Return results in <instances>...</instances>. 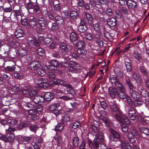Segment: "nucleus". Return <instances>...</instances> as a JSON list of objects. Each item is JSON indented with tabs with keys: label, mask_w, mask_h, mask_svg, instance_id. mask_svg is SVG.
I'll return each mask as SVG.
<instances>
[{
	"label": "nucleus",
	"mask_w": 149,
	"mask_h": 149,
	"mask_svg": "<svg viewBox=\"0 0 149 149\" xmlns=\"http://www.w3.org/2000/svg\"><path fill=\"white\" fill-rule=\"evenodd\" d=\"M17 121L14 118L10 117L8 120V125L9 126L8 129L6 130V133L9 134V132H13L15 131V129L14 127L17 125Z\"/></svg>",
	"instance_id": "1"
},
{
	"label": "nucleus",
	"mask_w": 149,
	"mask_h": 149,
	"mask_svg": "<svg viewBox=\"0 0 149 149\" xmlns=\"http://www.w3.org/2000/svg\"><path fill=\"white\" fill-rule=\"evenodd\" d=\"M109 131L110 132V138L111 141L113 142H116L118 141H120V140H122L120 139L119 134L113 129L110 128Z\"/></svg>",
	"instance_id": "2"
},
{
	"label": "nucleus",
	"mask_w": 149,
	"mask_h": 149,
	"mask_svg": "<svg viewBox=\"0 0 149 149\" xmlns=\"http://www.w3.org/2000/svg\"><path fill=\"white\" fill-rule=\"evenodd\" d=\"M42 67L41 63L38 61H34L31 62L29 66V68L32 71H36Z\"/></svg>",
	"instance_id": "3"
},
{
	"label": "nucleus",
	"mask_w": 149,
	"mask_h": 149,
	"mask_svg": "<svg viewBox=\"0 0 149 149\" xmlns=\"http://www.w3.org/2000/svg\"><path fill=\"white\" fill-rule=\"evenodd\" d=\"M103 136V134L102 133H100L98 135L95 136V138L94 139L93 142L96 148H97L104 141V139Z\"/></svg>",
	"instance_id": "4"
},
{
	"label": "nucleus",
	"mask_w": 149,
	"mask_h": 149,
	"mask_svg": "<svg viewBox=\"0 0 149 149\" xmlns=\"http://www.w3.org/2000/svg\"><path fill=\"white\" fill-rule=\"evenodd\" d=\"M77 42L75 43V47L78 49L84 48L86 46L85 42L83 40H80V37L77 36L75 33V42Z\"/></svg>",
	"instance_id": "5"
},
{
	"label": "nucleus",
	"mask_w": 149,
	"mask_h": 149,
	"mask_svg": "<svg viewBox=\"0 0 149 149\" xmlns=\"http://www.w3.org/2000/svg\"><path fill=\"white\" fill-rule=\"evenodd\" d=\"M35 82L40 87L46 88L49 86L48 80L46 79L41 78L35 79Z\"/></svg>",
	"instance_id": "6"
},
{
	"label": "nucleus",
	"mask_w": 149,
	"mask_h": 149,
	"mask_svg": "<svg viewBox=\"0 0 149 149\" xmlns=\"http://www.w3.org/2000/svg\"><path fill=\"white\" fill-rule=\"evenodd\" d=\"M74 63L73 61H70V60H68V61H65L62 62L61 64V65L63 67H70V70L74 72Z\"/></svg>",
	"instance_id": "7"
},
{
	"label": "nucleus",
	"mask_w": 149,
	"mask_h": 149,
	"mask_svg": "<svg viewBox=\"0 0 149 149\" xmlns=\"http://www.w3.org/2000/svg\"><path fill=\"white\" fill-rule=\"evenodd\" d=\"M111 112L115 116V118L119 122L122 121V116L123 115L121 112L116 108L111 111Z\"/></svg>",
	"instance_id": "8"
},
{
	"label": "nucleus",
	"mask_w": 149,
	"mask_h": 149,
	"mask_svg": "<svg viewBox=\"0 0 149 149\" xmlns=\"http://www.w3.org/2000/svg\"><path fill=\"white\" fill-rule=\"evenodd\" d=\"M28 44L29 46L33 47L34 46H39L40 45L37 39L35 37H33L32 38H29L28 40Z\"/></svg>",
	"instance_id": "9"
},
{
	"label": "nucleus",
	"mask_w": 149,
	"mask_h": 149,
	"mask_svg": "<svg viewBox=\"0 0 149 149\" xmlns=\"http://www.w3.org/2000/svg\"><path fill=\"white\" fill-rule=\"evenodd\" d=\"M108 91L110 96L113 99L115 98L118 95V91L116 88L110 87L109 88Z\"/></svg>",
	"instance_id": "10"
},
{
	"label": "nucleus",
	"mask_w": 149,
	"mask_h": 149,
	"mask_svg": "<svg viewBox=\"0 0 149 149\" xmlns=\"http://www.w3.org/2000/svg\"><path fill=\"white\" fill-rule=\"evenodd\" d=\"M3 17H10L12 14V8L11 6L8 7L3 8Z\"/></svg>",
	"instance_id": "11"
},
{
	"label": "nucleus",
	"mask_w": 149,
	"mask_h": 149,
	"mask_svg": "<svg viewBox=\"0 0 149 149\" xmlns=\"http://www.w3.org/2000/svg\"><path fill=\"white\" fill-rule=\"evenodd\" d=\"M77 52L79 55L81 59H84L86 58L87 51L86 49L84 48L78 49L77 50Z\"/></svg>",
	"instance_id": "12"
},
{
	"label": "nucleus",
	"mask_w": 149,
	"mask_h": 149,
	"mask_svg": "<svg viewBox=\"0 0 149 149\" xmlns=\"http://www.w3.org/2000/svg\"><path fill=\"white\" fill-rule=\"evenodd\" d=\"M33 100L35 103L39 104L43 103L45 101L44 97L42 96L39 95L35 96L33 98Z\"/></svg>",
	"instance_id": "13"
},
{
	"label": "nucleus",
	"mask_w": 149,
	"mask_h": 149,
	"mask_svg": "<svg viewBox=\"0 0 149 149\" xmlns=\"http://www.w3.org/2000/svg\"><path fill=\"white\" fill-rule=\"evenodd\" d=\"M8 64L12 65L11 66L8 65L5 68V70L8 72H13L15 70L16 67L14 63L11 61H8Z\"/></svg>",
	"instance_id": "14"
},
{
	"label": "nucleus",
	"mask_w": 149,
	"mask_h": 149,
	"mask_svg": "<svg viewBox=\"0 0 149 149\" xmlns=\"http://www.w3.org/2000/svg\"><path fill=\"white\" fill-rule=\"evenodd\" d=\"M107 25L110 27L115 26L117 24L116 19L114 17H111L107 19Z\"/></svg>",
	"instance_id": "15"
},
{
	"label": "nucleus",
	"mask_w": 149,
	"mask_h": 149,
	"mask_svg": "<svg viewBox=\"0 0 149 149\" xmlns=\"http://www.w3.org/2000/svg\"><path fill=\"white\" fill-rule=\"evenodd\" d=\"M132 78L138 83H141L142 82V79L141 76L138 73L133 72L132 74Z\"/></svg>",
	"instance_id": "16"
},
{
	"label": "nucleus",
	"mask_w": 149,
	"mask_h": 149,
	"mask_svg": "<svg viewBox=\"0 0 149 149\" xmlns=\"http://www.w3.org/2000/svg\"><path fill=\"white\" fill-rule=\"evenodd\" d=\"M120 142L122 149H131L128 142L123 140H120Z\"/></svg>",
	"instance_id": "17"
},
{
	"label": "nucleus",
	"mask_w": 149,
	"mask_h": 149,
	"mask_svg": "<svg viewBox=\"0 0 149 149\" xmlns=\"http://www.w3.org/2000/svg\"><path fill=\"white\" fill-rule=\"evenodd\" d=\"M127 4L129 8L134 9L136 8L137 3L134 0H127Z\"/></svg>",
	"instance_id": "18"
},
{
	"label": "nucleus",
	"mask_w": 149,
	"mask_h": 149,
	"mask_svg": "<svg viewBox=\"0 0 149 149\" xmlns=\"http://www.w3.org/2000/svg\"><path fill=\"white\" fill-rule=\"evenodd\" d=\"M37 113V111L34 110H30L28 111V113L30 116V118L34 120L37 119L36 115Z\"/></svg>",
	"instance_id": "19"
},
{
	"label": "nucleus",
	"mask_w": 149,
	"mask_h": 149,
	"mask_svg": "<svg viewBox=\"0 0 149 149\" xmlns=\"http://www.w3.org/2000/svg\"><path fill=\"white\" fill-rule=\"evenodd\" d=\"M44 98L45 100L47 101H49L54 97V95L53 93L49 92H46L45 94Z\"/></svg>",
	"instance_id": "20"
},
{
	"label": "nucleus",
	"mask_w": 149,
	"mask_h": 149,
	"mask_svg": "<svg viewBox=\"0 0 149 149\" xmlns=\"http://www.w3.org/2000/svg\"><path fill=\"white\" fill-rule=\"evenodd\" d=\"M100 120L102 121L105 125L108 127H110L111 126V121L107 117L104 116H100Z\"/></svg>",
	"instance_id": "21"
},
{
	"label": "nucleus",
	"mask_w": 149,
	"mask_h": 149,
	"mask_svg": "<svg viewBox=\"0 0 149 149\" xmlns=\"http://www.w3.org/2000/svg\"><path fill=\"white\" fill-rule=\"evenodd\" d=\"M38 20V24L41 27H45L47 24V20L43 17H39Z\"/></svg>",
	"instance_id": "22"
},
{
	"label": "nucleus",
	"mask_w": 149,
	"mask_h": 149,
	"mask_svg": "<svg viewBox=\"0 0 149 149\" xmlns=\"http://www.w3.org/2000/svg\"><path fill=\"white\" fill-rule=\"evenodd\" d=\"M139 70L141 74L144 76H148V73L145 67L143 65H140Z\"/></svg>",
	"instance_id": "23"
},
{
	"label": "nucleus",
	"mask_w": 149,
	"mask_h": 149,
	"mask_svg": "<svg viewBox=\"0 0 149 149\" xmlns=\"http://www.w3.org/2000/svg\"><path fill=\"white\" fill-rule=\"evenodd\" d=\"M29 24L31 28H33L36 26L37 22L36 19L33 17L30 18Z\"/></svg>",
	"instance_id": "24"
},
{
	"label": "nucleus",
	"mask_w": 149,
	"mask_h": 149,
	"mask_svg": "<svg viewBox=\"0 0 149 149\" xmlns=\"http://www.w3.org/2000/svg\"><path fill=\"white\" fill-rule=\"evenodd\" d=\"M13 84L11 87V90L13 92H16L19 90L20 88V85L19 84H15L13 81Z\"/></svg>",
	"instance_id": "25"
},
{
	"label": "nucleus",
	"mask_w": 149,
	"mask_h": 149,
	"mask_svg": "<svg viewBox=\"0 0 149 149\" xmlns=\"http://www.w3.org/2000/svg\"><path fill=\"white\" fill-rule=\"evenodd\" d=\"M125 89L123 91H119L118 92V96L122 99L124 100L126 99L127 97V95L125 93Z\"/></svg>",
	"instance_id": "26"
},
{
	"label": "nucleus",
	"mask_w": 149,
	"mask_h": 149,
	"mask_svg": "<svg viewBox=\"0 0 149 149\" xmlns=\"http://www.w3.org/2000/svg\"><path fill=\"white\" fill-rule=\"evenodd\" d=\"M77 99L75 98V109L77 107V112L79 111V109H81V103L82 102V99L81 98H79V100L77 99Z\"/></svg>",
	"instance_id": "27"
},
{
	"label": "nucleus",
	"mask_w": 149,
	"mask_h": 149,
	"mask_svg": "<svg viewBox=\"0 0 149 149\" xmlns=\"http://www.w3.org/2000/svg\"><path fill=\"white\" fill-rule=\"evenodd\" d=\"M88 27L86 25H84L80 23V24L78 26V30L81 33H84L87 30Z\"/></svg>",
	"instance_id": "28"
},
{
	"label": "nucleus",
	"mask_w": 149,
	"mask_h": 149,
	"mask_svg": "<svg viewBox=\"0 0 149 149\" xmlns=\"http://www.w3.org/2000/svg\"><path fill=\"white\" fill-rule=\"evenodd\" d=\"M54 83L57 85H63L67 86V84L65 81L60 79H57L54 81Z\"/></svg>",
	"instance_id": "29"
},
{
	"label": "nucleus",
	"mask_w": 149,
	"mask_h": 149,
	"mask_svg": "<svg viewBox=\"0 0 149 149\" xmlns=\"http://www.w3.org/2000/svg\"><path fill=\"white\" fill-rule=\"evenodd\" d=\"M24 31L22 29H18L15 32V36L16 38H19L24 36Z\"/></svg>",
	"instance_id": "30"
},
{
	"label": "nucleus",
	"mask_w": 149,
	"mask_h": 149,
	"mask_svg": "<svg viewBox=\"0 0 149 149\" xmlns=\"http://www.w3.org/2000/svg\"><path fill=\"white\" fill-rule=\"evenodd\" d=\"M132 55L134 58L136 59L139 62H141V60L142 59V56L140 52H134L133 53Z\"/></svg>",
	"instance_id": "31"
},
{
	"label": "nucleus",
	"mask_w": 149,
	"mask_h": 149,
	"mask_svg": "<svg viewBox=\"0 0 149 149\" xmlns=\"http://www.w3.org/2000/svg\"><path fill=\"white\" fill-rule=\"evenodd\" d=\"M140 133L144 134L146 136H149V129L147 127H141L139 129Z\"/></svg>",
	"instance_id": "32"
},
{
	"label": "nucleus",
	"mask_w": 149,
	"mask_h": 149,
	"mask_svg": "<svg viewBox=\"0 0 149 149\" xmlns=\"http://www.w3.org/2000/svg\"><path fill=\"white\" fill-rule=\"evenodd\" d=\"M125 80L126 84L128 86L130 89V90H132L134 88V86L128 77L126 76L125 77Z\"/></svg>",
	"instance_id": "33"
},
{
	"label": "nucleus",
	"mask_w": 149,
	"mask_h": 149,
	"mask_svg": "<svg viewBox=\"0 0 149 149\" xmlns=\"http://www.w3.org/2000/svg\"><path fill=\"white\" fill-rule=\"evenodd\" d=\"M56 23L58 25H61L64 24V21L62 17L60 16L57 15L55 17Z\"/></svg>",
	"instance_id": "34"
},
{
	"label": "nucleus",
	"mask_w": 149,
	"mask_h": 149,
	"mask_svg": "<svg viewBox=\"0 0 149 149\" xmlns=\"http://www.w3.org/2000/svg\"><path fill=\"white\" fill-rule=\"evenodd\" d=\"M33 3L31 1H29V2L26 3L25 6V8L28 10V11L29 13H32L30 10L32 9L33 8Z\"/></svg>",
	"instance_id": "35"
},
{
	"label": "nucleus",
	"mask_w": 149,
	"mask_h": 149,
	"mask_svg": "<svg viewBox=\"0 0 149 149\" xmlns=\"http://www.w3.org/2000/svg\"><path fill=\"white\" fill-rule=\"evenodd\" d=\"M15 138V135L14 134L10 133L7 138L5 136V138L6 140H4V141L6 142H9L12 143L14 141Z\"/></svg>",
	"instance_id": "36"
},
{
	"label": "nucleus",
	"mask_w": 149,
	"mask_h": 149,
	"mask_svg": "<svg viewBox=\"0 0 149 149\" xmlns=\"http://www.w3.org/2000/svg\"><path fill=\"white\" fill-rule=\"evenodd\" d=\"M131 96L135 100H139V98L141 97L139 93L135 91L132 92Z\"/></svg>",
	"instance_id": "37"
},
{
	"label": "nucleus",
	"mask_w": 149,
	"mask_h": 149,
	"mask_svg": "<svg viewBox=\"0 0 149 149\" xmlns=\"http://www.w3.org/2000/svg\"><path fill=\"white\" fill-rule=\"evenodd\" d=\"M134 136L130 132L128 133L127 135L128 140L131 143L133 144L135 142V140L134 139Z\"/></svg>",
	"instance_id": "38"
},
{
	"label": "nucleus",
	"mask_w": 149,
	"mask_h": 149,
	"mask_svg": "<svg viewBox=\"0 0 149 149\" xmlns=\"http://www.w3.org/2000/svg\"><path fill=\"white\" fill-rule=\"evenodd\" d=\"M124 64L126 68L127 72H131L132 71V70L130 62V61H125L124 62Z\"/></svg>",
	"instance_id": "39"
},
{
	"label": "nucleus",
	"mask_w": 149,
	"mask_h": 149,
	"mask_svg": "<svg viewBox=\"0 0 149 149\" xmlns=\"http://www.w3.org/2000/svg\"><path fill=\"white\" fill-rule=\"evenodd\" d=\"M32 136H24L22 137L21 140L23 142H25V143H30L32 140Z\"/></svg>",
	"instance_id": "40"
},
{
	"label": "nucleus",
	"mask_w": 149,
	"mask_h": 149,
	"mask_svg": "<svg viewBox=\"0 0 149 149\" xmlns=\"http://www.w3.org/2000/svg\"><path fill=\"white\" fill-rule=\"evenodd\" d=\"M18 53L19 56H23L27 54V51L24 48H20L18 50Z\"/></svg>",
	"instance_id": "41"
},
{
	"label": "nucleus",
	"mask_w": 149,
	"mask_h": 149,
	"mask_svg": "<svg viewBox=\"0 0 149 149\" xmlns=\"http://www.w3.org/2000/svg\"><path fill=\"white\" fill-rule=\"evenodd\" d=\"M100 6H107L109 3V0H99L97 3Z\"/></svg>",
	"instance_id": "42"
},
{
	"label": "nucleus",
	"mask_w": 149,
	"mask_h": 149,
	"mask_svg": "<svg viewBox=\"0 0 149 149\" xmlns=\"http://www.w3.org/2000/svg\"><path fill=\"white\" fill-rule=\"evenodd\" d=\"M110 78L111 82L112 84H114L115 85L119 81L117 79L116 76V75H112L110 76Z\"/></svg>",
	"instance_id": "43"
},
{
	"label": "nucleus",
	"mask_w": 149,
	"mask_h": 149,
	"mask_svg": "<svg viewBox=\"0 0 149 149\" xmlns=\"http://www.w3.org/2000/svg\"><path fill=\"white\" fill-rule=\"evenodd\" d=\"M60 104L58 103H55L53 104H51L49 107V109L50 111H54L56 110V109L59 107Z\"/></svg>",
	"instance_id": "44"
},
{
	"label": "nucleus",
	"mask_w": 149,
	"mask_h": 149,
	"mask_svg": "<svg viewBox=\"0 0 149 149\" xmlns=\"http://www.w3.org/2000/svg\"><path fill=\"white\" fill-rule=\"evenodd\" d=\"M105 14L109 17L112 16L113 13L112 9L109 8H108L105 12Z\"/></svg>",
	"instance_id": "45"
},
{
	"label": "nucleus",
	"mask_w": 149,
	"mask_h": 149,
	"mask_svg": "<svg viewBox=\"0 0 149 149\" xmlns=\"http://www.w3.org/2000/svg\"><path fill=\"white\" fill-rule=\"evenodd\" d=\"M122 121L120 122V123H123V120L125 122L126 124L128 126L130 125V122L127 116L124 114L122 115Z\"/></svg>",
	"instance_id": "46"
},
{
	"label": "nucleus",
	"mask_w": 149,
	"mask_h": 149,
	"mask_svg": "<svg viewBox=\"0 0 149 149\" xmlns=\"http://www.w3.org/2000/svg\"><path fill=\"white\" fill-rule=\"evenodd\" d=\"M10 45L11 47L14 48H16L18 46V43L16 42L15 40H13L12 39L10 40Z\"/></svg>",
	"instance_id": "47"
},
{
	"label": "nucleus",
	"mask_w": 149,
	"mask_h": 149,
	"mask_svg": "<svg viewBox=\"0 0 149 149\" xmlns=\"http://www.w3.org/2000/svg\"><path fill=\"white\" fill-rule=\"evenodd\" d=\"M104 36L107 39H112L113 37L112 36L109 32L107 31H105L103 32Z\"/></svg>",
	"instance_id": "48"
},
{
	"label": "nucleus",
	"mask_w": 149,
	"mask_h": 149,
	"mask_svg": "<svg viewBox=\"0 0 149 149\" xmlns=\"http://www.w3.org/2000/svg\"><path fill=\"white\" fill-rule=\"evenodd\" d=\"M113 15L114 16L118 19L121 18L122 16L120 11L118 10H115Z\"/></svg>",
	"instance_id": "49"
},
{
	"label": "nucleus",
	"mask_w": 149,
	"mask_h": 149,
	"mask_svg": "<svg viewBox=\"0 0 149 149\" xmlns=\"http://www.w3.org/2000/svg\"><path fill=\"white\" fill-rule=\"evenodd\" d=\"M84 36L86 39L90 41L93 38L92 35L88 32L84 34Z\"/></svg>",
	"instance_id": "50"
},
{
	"label": "nucleus",
	"mask_w": 149,
	"mask_h": 149,
	"mask_svg": "<svg viewBox=\"0 0 149 149\" xmlns=\"http://www.w3.org/2000/svg\"><path fill=\"white\" fill-rule=\"evenodd\" d=\"M33 11H31L32 12V13H36L38 12L40 10V7L37 4H34L33 5Z\"/></svg>",
	"instance_id": "51"
},
{
	"label": "nucleus",
	"mask_w": 149,
	"mask_h": 149,
	"mask_svg": "<svg viewBox=\"0 0 149 149\" xmlns=\"http://www.w3.org/2000/svg\"><path fill=\"white\" fill-rule=\"evenodd\" d=\"M0 74L6 80H8L10 79V77L6 73L3 71H0Z\"/></svg>",
	"instance_id": "52"
},
{
	"label": "nucleus",
	"mask_w": 149,
	"mask_h": 149,
	"mask_svg": "<svg viewBox=\"0 0 149 149\" xmlns=\"http://www.w3.org/2000/svg\"><path fill=\"white\" fill-rule=\"evenodd\" d=\"M121 126L123 131L124 132H127L128 130V128L124 123H121Z\"/></svg>",
	"instance_id": "53"
},
{
	"label": "nucleus",
	"mask_w": 149,
	"mask_h": 149,
	"mask_svg": "<svg viewBox=\"0 0 149 149\" xmlns=\"http://www.w3.org/2000/svg\"><path fill=\"white\" fill-rule=\"evenodd\" d=\"M52 41V39L51 36H49L48 35H47L45 38L44 40V44H49Z\"/></svg>",
	"instance_id": "54"
},
{
	"label": "nucleus",
	"mask_w": 149,
	"mask_h": 149,
	"mask_svg": "<svg viewBox=\"0 0 149 149\" xmlns=\"http://www.w3.org/2000/svg\"><path fill=\"white\" fill-rule=\"evenodd\" d=\"M98 1H95L94 0H90L89 3L90 5L91 6V7L95 8V7L98 8L97 5H99L97 3Z\"/></svg>",
	"instance_id": "55"
},
{
	"label": "nucleus",
	"mask_w": 149,
	"mask_h": 149,
	"mask_svg": "<svg viewBox=\"0 0 149 149\" xmlns=\"http://www.w3.org/2000/svg\"><path fill=\"white\" fill-rule=\"evenodd\" d=\"M64 127L63 124L62 123H58L56 126L55 130L56 131H60L63 129Z\"/></svg>",
	"instance_id": "56"
},
{
	"label": "nucleus",
	"mask_w": 149,
	"mask_h": 149,
	"mask_svg": "<svg viewBox=\"0 0 149 149\" xmlns=\"http://www.w3.org/2000/svg\"><path fill=\"white\" fill-rule=\"evenodd\" d=\"M101 107L104 110H106L108 108V106L107 104L104 101H101L100 100H99Z\"/></svg>",
	"instance_id": "57"
},
{
	"label": "nucleus",
	"mask_w": 149,
	"mask_h": 149,
	"mask_svg": "<svg viewBox=\"0 0 149 149\" xmlns=\"http://www.w3.org/2000/svg\"><path fill=\"white\" fill-rule=\"evenodd\" d=\"M21 104L22 106L23 105L29 108H31L33 107V105L32 104L29 103H26L25 101L22 102Z\"/></svg>",
	"instance_id": "58"
},
{
	"label": "nucleus",
	"mask_w": 149,
	"mask_h": 149,
	"mask_svg": "<svg viewBox=\"0 0 149 149\" xmlns=\"http://www.w3.org/2000/svg\"><path fill=\"white\" fill-rule=\"evenodd\" d=\"M115 86L119 89V91H123L125 89L123 86V84L121 83L119 81L115 85Z\"/></svg>",
	"instance_id": "59"
},
{
	"label": "nucleus",
	"mask_w": 149,
	"mask_h": 149,
	"mask_svg": "<svg viewBox=\"0 0 149 149\" xmlns=\"http://www.w3.org/2000/svg\"><path fill=\"white\" fill-rule=\"evenodd\" d=\"M138 100H135L136 101L134 102V104L135 107L140 106L143 104V102L141 100V97L139 98Z\"/></svg>",
	"instance_id": "60"
},
{
	"label": "nucleus",
	"mask_w": 149,
	"mask_h": 149,
	"mask_svg": "<svg viewBox=\"0 0 149 149\" xmlns=\"http://www.w3.org/2000/svg\"><path fill=\"white\" fill-rule=\"evenodd\" d=\"M58 27L57 26L56 23H52V26L51 27V29L53 31H57L58 29Z\"/></svg>",
	"instance_id": "61"
},
{
	"label": "nucleus",
	"mask_w": 149,
	"mask_h": 149,
	"mask_svg": "<svg viewBox=\"0 0 149 149\" xmlns=\"http://www.w3.org/2000/svg\"><path fill=\"white\" fill-rule=\"evenodd\" d=\"M51 65L53 66V67L57 68L59 65L58 62L55 60H53L51 62Z\"/></svg>",
	"instance_id": "62"
},
{
	"label": "nucleus",
	"mask_w": 149,
	"mask_h": 149,
	"mask_svg": "<svg viewBox=\"0 0 149 149\" xmlns=\"http://www.w3.org/2000/svg\"><path fill=\"white\" fill-rule=\"evenodd\" d=\"M93 27L94 30L97 32H99L100 31V28L99 24L98 23H96L93 24Z\"/></svg>",
	"instance_id": "63"
},
{
	"label": "nucleus",
	"mask_w": 149,
	"mask_h": 149,
	"mask_svg": "<svg viewBox=\"0 0 149 149\" xmlns=\"http://www.w3.org/2000/svg\"><path fill=\"white\" fill-rule=\"evenodd\" d=\"M3 55L4 57L6 58L8 60H9L11 58V56L8 51L5 52Z\"/></svg>",
	"instance_id": "64"
}]
</instances>
